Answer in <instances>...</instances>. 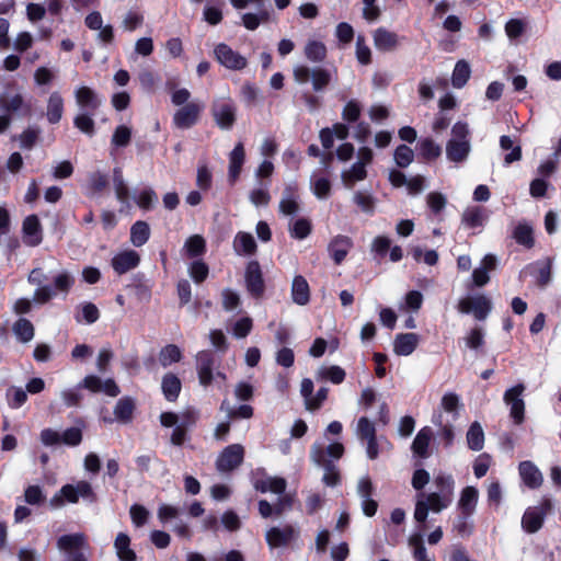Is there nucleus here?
<instances>
[{
    "mask_svg": "<svg viewBox=\"0 0 561 561\" xmlns=\"http://www.w3.org/2000/svg\"><path fill=\"white\" fill-rule=\"evenodd\" d=\"M328 55L325 45L320 41H309L305 46V56L312 62H322Z\"/></svg>",
    "mask_w": 561,
    "mask_h": 561,
    "instance_id": "38",
    "label": "nucleus"
},
{
    "mask_svg": "<svg viewBox=\"0 0 561 561\" xmlns=\"http://www.w3.org/2000/svg\"><path fill=\"white\" fill-rule=\"evenodd\" d=\"M531 275L535 276L538 287H546L551 280L552 260L547 257L545 261H538L528 265Z\"/></svg>",
    "mask_w": 561,
    "mask_h": 561,
    "instance_id": "22",
    "label": "nucleus"
},
{
    "mask_svg": "<svg viewBox=\"0 0 561 561\" xmlns=\"http://www.w3.org/2000/svg\"><path fill=\"white\" fill-rule=\"evenodd\" d=\"M467 444L471 450L479 451L484 446V433L478 422H473L467 432Z\"/></svg>",
    "mask_w": 561,
    "mask_h": 561,
    "instance_id": "40",
    "label": "nucleus"
},
{
    "mask_svg": "<svg viewBox=\"0 0 561 561\" xmlns=\"http://www.w3.org/2000/svg\"><path fill=\"white\" fill-rule=\"evenodd\" d=\"M434 483L437 488V494H443L449 499H454L455 480L450 474H437Z\"/></svg>",
    "mask_w": 561,
    "mask_h": 561,
    "instance_id": "50",
    "label": "nucleus"
},
{
    "mask_svg": "<svg viewBox=\"0 0 561 561\" xmlns=\"http://www.w3.org/2000/svg\"><path fill=\"white\" fill-rule=\"evenodd\" d=\"M366 178L367 171L363 162H355L350 171H344L342 173V179L346 184H351L356 181H363Z\"/></svg>",
    "mask_w": 561,
    "mask_h": 561,
    "instance_id": "55",
    "label": "nucleus"
},
{
    "mask_svg": "<svg viewBox=\"0 0 561 561\" xmlns=\"http://www.w3.org/2000/svg\"><path fill=\"white\" fill-rule=\"evenodd\" d=\"M313 462L324 469L322 482L327 486L334 488L341 483V473L339 468L332 459L325 458V453L321 449H316L313 451Z\"/></svg>",
    "mask_w": 561,
    "mask_h": 561,
    "instance_id": "10",
    "label": "nucleus"
},
{
    "mask_svg": "<svg viewBox=\"0 0 561 561\" xmlns=\"http://www.w3.org/2000/svg\"><path fill=\"white\" fill-rule=\"evenodd\" d=\"M526 387L519 382L504 392L503 400L510 405V416L516 425H520L525 420V402L520 398Z\"/></svg>",
    "mask_w": 561,
    "mask_h": 561,
    "instance_id": "4",
    "label": "nucleus"
},
{
    "mask_svg": "<svg viewBox=\"0 0 561 561\" xmlns=\"http://www.w3.org/2000/svg\"><path fill=\"white\" fill-rule=\"evenodd\" d=\"M117 557L121 561H135L136 552L130 548V538L125 533H119L114 542Z\"/></svg>",
    "mask_w": 561,
    "mask_h": 561,
    "instance_id": "33",
    "label": "nucleus"
},
{
    "mask_svg": "<svg viewBox=\"0 0 561 561\" xmlns=\"http://www.w3.org/2000/svg\"><path fill=\"white\" fill-rule=\"evenodd\" d=\"M360 113L359 102L357 100H350L342 110V118L347 123H355L359 119Z\"/></svg>",
    "mask_w": 561,
    "mask_h": 561,
    "instance_id": "60",
    "label": "nucleus"
},
{
    "mask_svg": "<svg viewBox=\"0 0 561 561\" xmlns=\"http://www.w3.org/2000/svg\"><path fill=\"white\" fill-rule=\"evenodd\" d=\"M245 160L244 146L240 141L238 142L229 154V170L228 176L231 183H234L242 171V167Z\"/></svg>",
    "mask_w": 561,
    "mask_h": 561,
    "instance_id": "20",
    "label": "nucleus"
},
{
    "mask_svg": "<svg viewBox=\"0 0 561 561\" xmlns=\"http://www.w3.org/2000/svg\"><path fill=\"white\" fill-rule=\"evenodd\" d=\"M64 114V99L59 92H53L47 102L46 117L50 124L60 122Z\"/></svg>",
    "mask_w": 561,
    "mask_h": 561,
    "instance_id": "32",
    "label": "nucleus"
},
{
    "mask_svg": "<svg viewBox=\"0 0 561 561\" xmlns=\"http://www.w3.org/2000/svg\"><path fill=\"white\" fill-rule=\"evenodd\" d=\"M513 238L518 244L527 249H531L535 245L533 228L527 224H518L514 228Z\"/></svg>",
    "mask_w": 561,
    "mask_h": 561,
    "instance_id": "39",
    "label": "nucleus"
},
{
    "mask_svg": "<svg viewBox=\"0 0 561 561\" xmlns=\"http://www.w3.org/2000/svg\"><path fill=\"white\" fill-rule=\"evenodd\" d=\"M24 242L30 247H37L43 241V229L37 215H28L22 224Z\"/></svg>",
    "mask_w": 561,
    "mask_h": 561,
    "instance_id": "14",
    "label": "nucleus"
},
{
    "mask_svg": "<svg viewBox=\"0 0 561 561\" xmlns=\"http://www.w3.org/2000/svg\"><path fill=\"white\" fill-rule=\"evenodd\" d=\"M93 115L91 113H81L78 114L73 118V125L76 128H78L81 133L85 134L89 137H92L95 134V123L92 118Z\"/></svg>",
    "mask_w": 561,
    "mask_h": 561,
    "instance_id": "49",
    "label": "nucleus"
},
{
    "mask_svg": "<svg viewBox=\"0 0 561 561\" xmlns=\"http://www.w3.org/2000/svg\"><path fill=\"white\" fill-rule=\"evenodd\" d=\"M352 247L353 241L350 237L337 234L330 241L328 252L334 263L340 265L345 260Z\"/></svg>",
    "mask_w": 561,
    "mask_h": 561,
    "instance_id": "16",
    "label": "nucleus"
},
{
    "mask_svg": "<svg viewBox=\"0 0 561 561\" xmlns=\"http://www.w3.org/2000/svg\"><path fill=\"white\" fill-rule=\"evenodd\" d=\"M291 298L299 306H306L310 301V287L302 275H296L293 279Z\"/></svg>",
    "mask_w": 561,
    "mask_h": 561,
    "instance_id": "28",
    "label": "nucleus"
},
{
    "mask_svg": "<svg viewBox=\"0 0 561 561\" xmlns=\"http://www.w3.org/2000/svg\"><path fill=\"white\" fill-rule=\"evenodd\" d=\"M374 44L380 51H390L398 46L399 37L396 33L379 27L374 32Z\"/></svg>",
    "mask_w": 561,
    "mask_h": 561,
    "instance_id": "24",
    "label": "nucleus"
},
{
    "mask_svg": "<svg viewBox=\"0 0 561 561\" xmlns=\"http://www.w3.org/2000/svg\"><path fill=\"white\" fill-rule=\"evenodd\" d=\"M237 110L231 102L215 104L211 107V115L219 128L229 130L236 123Z\"/></svg>",
    "mask_w": 561,
    "mask_h": 561,
    "instance_id": "11",
    "label": "nucleus"
},
{
    "mask_svg": "<svg viewBox=\"0 0 561 561\" xmlns=\"http://www.w3.org/2000/svg\"><path fill=\"white\" fill-rule=\"evenodd\" d=\"M129 513L131 522L136 527H142L148 522L149 511L144 505H131Z\"/></svg>",
    "mask_w": 561,
    "mask_h": 561,
    "instance_id": "63",
    "label": "nucleus"
},
{
    "mask_svg": "<svg viewBox=\"0 0 561 561\" xmlns=\"http://www.w3.org/2000/svg\"><path fill=\"white\" fill-rule=\"evenodd\" d=\"M518 472L524 484L529 489H538L542 484V474L540 470L529 460L520 461Z\"/></svg>",
    "mask_w": 561,
    "mask_h": 561,
    "instance_id": "17",
    "label": "nucleus"
},
{
    "mask_svg": "<svg viewBox=\"0 0 561 561\" xmlns=\"http://www.w3.org/2000/svg\"><path fill=\"white\" fill-rule=\"evenodd\" d=\"M244 459V448L240 444H232L224 448L216 460V468L220 472H230L237 469Z\"/></svg>",
    "mask_w": 561,
    "mask_h": 561,
    "instance_id": "8",
    "label": "nucleus"
},
{
    "mask_svg": "<svg viewBox=\"0 0 561 561\" xmlns=\"http://www.w3.org/2000/svg\"><path fill=\"white\" fill-rule=\"evenodd\" d=\"M184 250L188 259H201L207 251L205 238L201 234L188 237L184 243Z\"/></svg>",
    "mask_w": 561,
    "mask_h": 561,
    "instance_id": "31",
    "label": "nucleus"
},
{
    "mask_svg": "<svg viewBox=\"0 0 561 561\" xmlns=\"http://www.w3.org/2000/svg\"><path fill=\"white\" fill-rule=\"evenodd\" d=\"M553 508L549 497H542L539 505L528 507L522 517V528L527 534H536L545 523V518Z\"/></svg>",
    "mask_w": 561,
    "mask_h": 561,
    "instance_id": "1",
    "label": "nucleus"
},
{
    "mask_svg": "<svg viewBox=\"0 0 561 561\" xmlns=\"http://www.w3.org/2000/svg\"><path fill=\"white\" fill-rule=\"evenodd\" d=\"M316 449H321L323 453H325V458L329 459V457H331L332 459H335V460L341 459L345 451L343 444L339 443V442H334V443L330 444L327 448H324L322 445L314 444L311 446V449H310V458L312 461H313V451Z\"/></svg>",
    "mask_w": 561,
    "mask_h": 561,
    "instance_id": "51",
    "label": "nucleus"
},
{
    "mask_svg": "<svg viewBox=\"0 0 561 561\" xmlns=\"http://www.w3.org/2000/svg\"><path fill=\"white\" fill-rule=\"evenodd\" d=\"M419 150L426 161L437 159L442 154V148L432 138H423L419 141Z\"/></svg>",
    "mask_w": 561,
    "mask_h": 561,
    "instance_id": "45",
    "label": "nucleus"
},
{
    "mask_svg": "<svg viewBox=\"0 0 561 561\" xmlns=\"http://www.w3.org/2000/svg\"><path fill=\"white\" fill-rule=\"evenodd\" d=\"M319 378L322 380H329L334 385H340L345 380L346 373L345 370L336 365L322 367L319 373Z\"/></svg>",
    "mask_w": 561,
    "mask_h": 561,
    "instance_id": "48",
    "label": "nucleus"
},
{
    "mask_svg": "<svg viewBox=\"0 0 561 561\" xmlns=\"http://www.w3.org/2000/svg\"><path fill=\"white\" fill-rule=\"evenodd\" d=\"M204 105L198 102H190L180 107L173 115V124L176 128L188 129L197 124Z\"/></svg>",
    "mask_w": 561,
    "mask_h": 561,
    "instance_id": "9",
    "label": "nucleus"
},
{
    "mask_svg": "<svg viewBox=\"0 0 561 561\" xmlns=\"http://www.w3.org/2000/svg\"><path fill=\"white\" fill-rule=\"evenodd\" d=\"M161 390L167 401L175 402L182 390L181 379L173 373H167L162 377Z\"/></svg>",
    "mask_w": 561,
    "mask_h": 561,
    "instance_id": "25",
    "label": "nucleus"
},
{
    "mask_svg": "<svg viewBox=\"0 0 561 561\" xmlns=\"http://www.w3.org/2000/svg\"><path fill=\"white\" fill-rule=\"evenodd\" d=\"M409 543L413 547V558L415 561H431L427 558V551L421 536L411 537Z\"/></svg>",
    "mask_w": 561,
    "mask_h": 561,
    "instance_id": "64",
    "label": "nucleus"
},
{
    "mask_svg": "<svg viewBox=\"0 0 561 561\" xmlns=\"http://www.w3.org/2000/svg\"><path fill=\"white\" fill-rule=\"evenodd\" d=\"M297 186L286 185L284 197L279 202V211L285 216L295 215L299 210V204L296 201Z\"/></svg>",
    "mask_w": 561,
    "mask_h": 561,
    "instance_id": "30",
    "label": "nucleus"
},
{
    "mask_svg": "<svg viewBox=\"0 0 561 561\" xmlns=\"http://www.w3.org/2000/svg\"><path fill=\"white\" fill-rule=\"evenodd\" d=\"M233 249L239 255H253L256 253L257 244L250 232L239 231L233 239Z\"/></svg>",
    "mask_w": 561,
    "mask_h": 561,
    "instance_id": "27",
    "label": "nucleus"
},
{
    "mask_svg": "<svg viewBox=\"0 0 561 561\" xmlns=\"http://www.w3.org/2000/svg\"><path fill=\"white\" fill-rule=\"evenodd\" d=\"M294 78L299 83H306L311 78L312 88L316 92L323 91L331 82V73L324 68L310 69L307 66H298L294 69Z\"/></svg>",
    "mask_w": 561,
    "mask_h": 561,
    "instance_id": "2",
    "label": "nucleus"
},
{
    "mask_svg": "<svg viewBox=\"0 0 561 561\" xmlns=\"http://www.w3.org/2000/svg\"><path fill=\"white\" fill-rule=\"evenodd\" d=\"M500 147L503 150H510V153L504 156V165H511L512 163L522 159V147L519 145L513 146V140L510 136L503 135L500 137Z\"/></svg>",
    "mask_w": 561,
    "mask_h": 561,
    "instance_id": "41",
    "label": "nucleus"
},
{
    "mask_svg": "<svg viewBox=\"0 0 561 561\" xmlns=\"http://www.w3.org/2000/svg\"><path fill=\"white\" fill-rule=\"evenodd\" d=\"M471 69L469 64L461 59L458 60L455 65L453 76H451V83L454 88L461 89L463 88L468 80L470 79Z\"/></svg>",
    "mask_w": 561,
    "mask_h": 561,
    "instance_id": "37",
    "label": "nucleus"
},
{
    "mask_svg": "<svg viewBox=\"0 0 561 561\" xmlns=\"http://www.w3.org/2000/svg\"><path fill=\"white\" fill-rule=\"evenodd\" d=\"M299 529L287 524L284 527H271L265 534L266 543L271 549L289 546L299 537Z\"/></svg>",
    "mask_w": 561,
    "mask_h": 561,
    "instance_id": "7",
    "label": "nucleus"
},
{
    "mask_svg": "<svg viewBox=\"0 0 561 561\" xmlns=\"http://www.w3.org/2000/svg\"><path fill=\"white\" fill-rule=\"evenodd\" d=\"M497 265V260L493 254H486L481 261V266L474 268L472 272V282L476 287H483L490 282L489 273L494 271Z\"/></svg>",
    "mask_w": 561,
    "mask_h": 561,
    "instance_id": "18",
    "label": "nucleus"
},
{
    "mask_svg": "<svg viewBox=\"0 0 561 561\" xmlns=\"http://www.w3.org/2000/svg\"><path fill=\"white\" fill-rule=\"evenodd\" d=\"M140 263V255L135 250H125L116 255L111 261L113 270L123 275L130 270L136 268Z\"/></svg>",
    "mask_w": 561,
    "mask_h": 561,
    "instance_id": "13",
    "label": "nucleus"
},
{
    "mask_svg": "<svg viewBox=\"0 0 561 561\" xmlns=\"http://www.w3.org/2000/svg\"><path fill=\"white\" fill-rule=\"evenodd\" d=\"M356 432L360 440L377 436L374 423L366 416L358 419Z\"/></svg>",
    "mask_w": 561,
    "mask_h": 561,
    "instance_id": "62",
    "label": "nucleus"
},
{
    "mask_svg": "<svg viewBox=\"0 0 561 561\" xmlns=\"http://www.w3.org/2000/svg\"><path fill=\"white\" fill-rule=\"evenodd\" d=\"M131 140V129L125 125H119L115 128L112 136V145L117 148H124L129 145Z\"/></svg>",
    "mask_w": 561,
    "mask_h": 561,
    "instance_id": "58",
    "label": "nucleus"
},
{
    "mask_svg": "<svg viewBox=\"0 0 561 561\" xmlns=\"http://www.w3.org/2000/svg\"><path fill=\"white\" fill-rule=\"evenodd\" d=\"M312 231V224L307 218L297 219L290 228V236L295 239H306Z\"/></svg>",
    "mask_w": 561,
    "mask_h": 561,
    "instance_id": "57",
    "label": "nucleus"
},
{
    "mask_svg": "<svg viewBox=\"0 0 561 561\" xmlns=\"http://www.w3.org/2000/svg\"><path fill=\"white\" fill-rule=\"evenodd\" d=\"M486 219L485 209L481 206H471L465 209L461 222L466 228L476 229L483 226Z\"/></svg>",
    "mask_w": 561,
    "mask_h": 561,
    "instance_id": "29",
    "label": "nucleus"
},
{
    "mask_svg": "<svg viewBox=\"0 0 561 561\" xmlns=\"http://www.w3.org/2000/svg\"><path fill=\"white\" fill-rule=\"evenodd\" d=\"M77 104L87 113L94 115L101 105V99L95 91L89 87H80L75 92Z\"/></svg>",
    "mask_w": 561,
    "mask_h": 561,
    "instance_id": "15",
    "label": "nucleus"
},
{
    "mask_svg": "<svg viewBox=\"0 0 561 561\" xmlns=\"http://www.w3.org/2000/svg\"><path fill=\"white\" fill-rule=\"evenodd\" d=\"M157 202L158 196L156 192L150 187L140 191L136 198V204L144 210L152 209Z\"/></svg>",
    "mask_w": 561,
    "mask_h": 561,
    "instance_id": "59",
    "label": "nucleus"
},
{
    "mask_svg": "<svg viewBox=\"0 0 561 561\" xmlns=\"http://www.w3.org/2000/svg\"><path fill=\"white\" fill-rule=\"evenodd\" d=\"M196 363L199 383L204 387H208L214 380L213 368L215 365V356L213 352H198L196 355Z\"/></svg>",
    "mask_w": 561,
    "mask_h": 561,
    "instance_id": "12",
    "label": "nucleus"
},
{
    "mask_svg": "<svg viewBox=\"0 0 561 561\" xmlns=\"http://www.w3.org/2000/svg\"><path fill=\"white\" fill-rule=\"evenodd\" d=\"M135 411V402L130 397L121 398L114 408V415L121 423H129Z\"/></svg>",
    "mask_w": 561,
    "mask_h": 561,
    "instance_id": "34",
    "label": "nucleus"
},
{
    "mask_svg": "<svg viewBox=\"0 0 561 561\" xmlns=\"http://www.w3.org/2000/svg\"><path fill=\"white\" fill-rule=\"evenodd\" d=\"M466 347L478 351L484 345V333L479 327H476L469 331L465 337Z\"/></svg>",
    "mask_w": 561,
    "mask_h": 561,
    "instance_id": "61",
    "label": "nucleus"
},
{
    "mask_svg": "<svg viewBox=\"0 0 561 561\" xmlns=\"http://www.w3.org/2000/svg\"><path fill=\"white\" fill-rule=\"evenodd\" d=\"M7 400L11 409H19L27 401L26 391L20 387H10L7 390Z\"/></svg>",
    "mask_w": 561,
    "mask_h": 561,
    "instance_id": "54",
    "label": "nucleus"
},
{
    "mask_svg": "<svg viewBox=\"0 0 561 561\" xmlns=\"http://www.w3.org/2000/svg\"><path fill=\"white\" fill-rule=\"evenodd\" d=\"M214 57L222 67L229 70L240 71L248 66V59L226 43H219L215 46Z\"/></svg>",
    "mask_w": 561,
    "mask_h": 561,
    "instance_id": "3",
    "label": "nucleus"
},
{
    "mask_svg": "<svg viewBox=\"0 0 561 561\" xmlns=\"http://www.w3.org/2000/svg\"><path fill=\"white\" fill-rule=\"evenodd\" d=\"M108 183L107 175L100 171L89 174L88 186L93 194L102 193L108 186Z\"/></svg>",
    "mask_w": 561,
    "mask_h": 561,
    "instance_id": "52",
    "label": "nucleus"
},
{
    "mask_svg": "<svg viewBox=\"0 0 561 561\" xmlns=\"http://www.w3.org/2000/svg\"><path fill=\"white\" fill-rule=\"evenodd\" d=\"M182 357V351L175 344H168L159 352V363L162 367H168L174 363H179Z\"/></svg>",
    "mask_w": 561,
    "mask_h": 561,
    "instance_id": "42",
    "label": "nucleus"
},
{
    "mask_svg": "<svg viewBox=\"0 0 561 561\" xmlns=\"http://www.w3.org/2000/svg\"><path fill=\"white\" fill-rule=\"evenodd\" d=\"M478 499L479 492L477 488L469 485L462 489L458 502V508L465 517H468L474 513Z\"/></svg>",
    "mask_w": 561,
    "mask_h": 561,
    "instance_id": "23",
    "label": "nucleus"
},
{
    "mask_svg": "<svg viewBox=\"0 0 561 561\" xmlns=\"http://www.w3.org/2000/svg\"><path fill=\"white\" fill-rule=\"evenodd\" d=\"M244 282L248 293L253 298H262L265 293V280L260 263L256 260L248 262L244 272Z\"/></svg>",
    "mask_w": 561,
    "mask_h": 561,
    "instance_id": "6",
    "label": "nucleus"
},
{
    "mask_svg": "<svg viewBox=\"0 0 561 561\" xmlns=\"http://www.w3.org/2000/svg\"><path fill=\"white\" fill-rule=\"evenodd\" d=\"M393 158H394L396 164L399 168L404 169L413 162L414 152L409 146L399 145L394 150Z\"/></svg>",
    "mask_w": 561,
    "mask_h": 561,
    "instance_id": "53",
    "label": "nucleus"
},
{
    "mask_svg": "<svg viewBox=\"0 0 561 561\" xmlns=\"http://www.w3.org/2000/svg\"><path fill=\"white\" fill-rule=\"evenodd\" d=\"M188 274L195 284H202L209 275V266L202 259L193 260L188 265Z\"/></svg>",
    "mask_w": 561,
    "mask_h": 561,
    "instance_id": "44",
    "label": "nucleus"
},
{
    "mask_svg": "<svg viewBox=\"0 0 561 561\" xmlns=\"http://www.w3.org/2000/svg\"><path fill=\"white\" fill-rule=\"evenodd\" d=\"M84 543V536L82 534L62 535L57 540V546L60 550L68 552H79Z\"/></svg>",
    "mask_w": 561,
    "mask_h": 561,
    "instance_id": "35",
    "label": "nucleus"
},
{
    "mask_svg": "<svg viewBox=\"0 0 561 561\" xmlns=\"http://www.w3.org/2000/svg\"><path fill=\"white\" fill-rule=\"evenodd\" d=\"M424 502L428 503L430 510L432 512L439 513L447 508L451 504L453 500L443 494L432 492L426 495V500H424Z\"/></svg>",
    "mask_w": 561,
    "mask_h": 561,
    "instance_id": "56",
    "label": "nucleus"
},
{
    "mask_svg": "<svg viewBox=\"0 0 561 561\" xmlns=\"http://www.w3.org/2000/svg\"><path fill=\"white\" fill-rule=\"evenodd\" d=\"M432 437H433L432 428L428 426L422 427L417 432L416 436L413 439V443L411 446L412 453L422 459L428 458L431 456L428 448H430V443L432 440Z\"/></svg>",
    "mask_w": 561,
    "mask_h": 561,
    "instance_id": "19",
    "label": "nucleus"
},
{
    "mask_svg": "<svg viewBox=\"0 0 561 561\" xmlns=\"http://www.w3.org/2000/svg\"><path fill=\"white\" fill-rule=\"evenodd\" d=\"M458 310L466 314L472 313L477 320L483 321L492 310V302L484 295L466 297L459 300Z\"/></svg>",
    "mask_w": 561,
    "mask_h": 561,
    "instance_id": "5",
    "label": "nucleus"
},
{
    "mask_svg": "<svg viewBox=\"0 0 561 561\" xmlns=\"http://www.w3.org/2000/svg\"><path fill=\"white\" fill-rule=\"evenodd\" d=\"M470 152V141L469 140H457L449 139L446 144V156L448 160L453 162H462L465 161Z\"/></svg>",
    "mask_w": 561,
    "mask_h": 561,
    "instance_id": "26",
    "label": "nucleus"
},
{
    "mask_svg": "<svg viewBox=\"0 0 561 561\" xmlns=\"http://www.w3.org/2000/svg\"><path fill=\"white\" fill-rule=\"evenodd\" d=\"M13 332L22 343H27L34 337V325L25 318H20L13 324Z\"/></svg>",
    "mask_w": 561,
    "mask_h": 561,
    "instance_id": "43",
    "label": "nucleus"
},
{
    "mask_svg": "<svg viewBox=\"0 0 561 561\" xmlns=\"http://www.w3.org/2000/svg\"><path fill=\"white\" fill-rule=\"evenodd\" d=\"M81 313L75 314L78 323L84 321L88 324L96 322L100 318V310L93 302H83L80 306Z\"/></svg>",
    "mask_w": 561,
    "mask_h": 561,
    "instance_id": "47",
    "label": "nucleus"
},
{
    "mask_svg": "<svg viewBox=\"0 0 561 561\" xmlns=\"http://www.w3.org/2000/svg\"><path fill=\"white\" fill-rule=\"evenodd\" d=\"M417 344L416 333H400L394 339L393 351L399 356H409L415 351Z\"/></svg>",
    "mask_w": 561,
    "mask_h": 561,
    "instance_id": "21",
    "label": "nucleus"
},
{
    "mask_svg": "<svg viewBox=\"0 0 561 561\" xmlns=\"http://www.w3.org/2000/svg\"><path fill=\"white\" fill-rule=\"evenodd\" d=\"M113 183L117 199L122 203L127 202L129 198V188L125 183L123 171L119 167L113 169Z\"/></svg>",
    "mask_w": 561,
    "mask_h": 561,
    "instance_id": "46",
    "label": "nucleus"
},
{
    "mask_svg": "<svg viewBox=\"0 0 561 561\" xmlns=\"http://www.w3.org/2000/svg\"><path fill=\"white\" fill-rule=\"evenodd\" d=\"M150 238V227L144 220H137L130 228V242L139 248L142 247Z\"/></svg>",
    "mask_w": 561,
    "mask_h": 561,
    "instance_id": "36",
    "label": "nucleus"
}]
</instances>
